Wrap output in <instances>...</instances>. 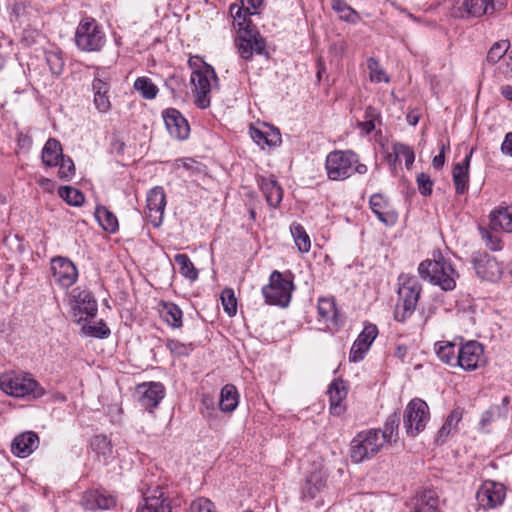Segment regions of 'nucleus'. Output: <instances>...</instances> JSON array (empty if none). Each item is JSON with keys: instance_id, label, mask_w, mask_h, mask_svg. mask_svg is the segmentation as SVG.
Instances as JSON below:
<instances>
[{"instance_id": "obj_1", "label": "nucleus", "mask_w": 512, "mask_h": 512, "mask_svg": "<svg viewBox=\"0 0 512 512\" xmlns=\"http://www.w3.org/2000/svg\"><path fill=\"white\" fill-rule=\"evenodd\" d=\"M229 10L234 19V25L239 28L235 42L241 58L250 60L253 54L261 55L266 42L252 24L250 16L254 13L238 4H232Z\"/></svg>"}, {"instance_id": "obj_2", "label": "nucleus", "mask_w": 512, "mask_h": 512, "mask_svg": "<svg viewBox=\"0 0 512 512\" xmlns=\"http://www.w3.org/2000/svg\"><path fill=\"white\" fill-rule=\"evenodd\" d=\"M418 274L424 281L445 292L453 291L459 278L451 259L439 250L433 252L432 259H426L418 265Z\"/></svg>"}, {"instance_id": "obj_3", "label": "nucleus", "mask_w": 512, "mask_h": 512, "mask_svg": "<svg viewBox=\"0 0 512 512\" xmlns=\"http://www.w3.org/2000/svg\"><path fill=\"white\" fill-rule=\"evenodd\" d=\"M328 179L343 181L355 174L364 175L368 172L366 164L361 163L359 155L353 150H333L325 160Z\"/></svg>"}, {"instance_id": "obj_4", "label": "nucleus", "mask_w": 512, "mask_h": 512, "mask_svg": "<svg viewBox=\"0 0 512 512\" xmlns=\"http://www.w3.org/2000/svg\"><path fill=\"white\" fill-rule=\"evenodd\" d=\"M398 283V303L394 311V318L398 322H404L416 309L422 285L416 276L404 273L399 275Z\"/></svg>"}, {"instance_id": "obj_5", "label": "nucleus", "mask_w": 512, "mask_h": 512, "mask_svg": "<svg viewBox=\"0 0 512 512\" xmlns=\"http://www.w3.org/2000/svg\"><path fill=\"white\" fill-rule=\"evenodd\" d=\"M387 449L380 439V429H367L357 433L351 440L349 454L353 463L371 460L382 450Z\"/></svg>"}, {"instance_id": "obj_6", "label": "nucleus", "mask_w": 512, "mask_h": 512, "mask_svg": "<svg viewBox=\"0 0 512 512\" xmlns=\"http://www.w3.org/2000/svg\"><path fill=\"white\" fill-rule=\"evenodd\" d=\"M192 92L195 105L200 109L210 106V92L213 86L218 85V78L213 66H197L191 74Z\"/></svg>"}, {"instance_id": "obj_7", "label": "nucleus", "mask_w": 512, "mask_h": 512, "mask_svg": "<svg viewBox=\"0 0 512 512\" xmlns=\"http://www.w3.org/2000/svg\"><path fill=\"white\" fill-rule=\"evenodd\" d=\"M0 387L6 394L13 397L39 398L44 395V389L27 375L4 374L0 377Z\"/></svg>"}, {"instance_id": "obj_8", "label": "nucleus", "mask_w": 512, "mask_h": 512, "mask_svg": "<svg viewBox=\"0 0 512 512\" xmlns=\"http://www.w3.org/2000/svg\"><path fill=\"white\" fill-rule=\"evenodd\" d=\"M76 45L87 52L99 51L105 44V34L97 21L86 17L82 19L75 33Z\"/></svg>"}, {"instance_id": "obj_9", "label": "nucleus", "mask_w": 512, "mask_h": 512, "mask_svg": "<svg viewBox=\"0 0 512 512\" xmlns=\"http://www.w3.org/2000/svg\"><path fill=\"white\" fill-rule=\"evenodd\" d=\"M292 289V281L275 270L270 275L269 284L262 288V293L269 304L286 307L291 300Z\"/></svg>"}, {"instance_id": "obj_10", "label": "nucleus", "mask_w": 512, "mask_h": 512, "mask_svg": "<svg viewBox=\"0 0 512 512\" xmlns=\"http://www.w3.org/2000/svg\"><path fill=\"white\" fill-rule=\"evenodd\" d=\"M430 417L427 403L419 398L412 399L405 408L403 422L406 433L416 436L424 430Z\"/></svg>"}, {"instance_id": "obj_11", "label": "nucleus", "mask_w": 512, "mask_h": 512, "mask_svg": "<svg viewBox=\"0 0 512 512\" xmlns=\"http://www.w3.org/2000/svg\"><path fill=\"white\" fill-rule=\"evenodd\" d=\"M486 363L484 347L475 340L462 344L457 351V367L465 371L476 370Z\"/></svg>"}, {"instance_id": "obj_12", "label": "nucleus", "mask_w": 512, "mask_h": 512, "mask_svg": "<svg viewBox=\"0 0 512 512\" xmlns=\"http://www.w3.org/2000/svg\"><path fill=\"white\" fill-rule=\"evenodd\" d=\"M69 303L74 316H79V322L86 320L88 317H94L97 313V301L86 288L76 287L72 289L69 295Z\"/></svg>"}, {"instance_id": "obj_13", "label": "nucleus", "mask_w": 512, "mask_h": 512, "mask_svg": "<svg viewBox=\"0 0 512 512\" xmlns=\"http://www.w3.org/2000/svg\"><path fill=\"white\" fill-rule=\"evenodd\" d=\"M51 272L54 282L62 289H69L78 280V269L68 258L57 256L51 259Z\"/></svg>"}, {"instance_id": "obj_14", "label": "nucleus", "mask_w": 512, "mask_h": 512, "mask_svg": "<svg viewBox=\"0 0 512 512\" xmlns=\"http://www.w3.org/2000/svg\"><path fill=\"white\" fill-rule=\"evenodd\" d=\"M144 486H146L145 483L140 487L144 503L138 507L137 512H173L161 486L147 488Z\"/></svg>"}, {"instance_id": "obj_15", "label": "nucleus", "mask_w": 512, "mask_h": 512, "mask_svg": "<svg viewBox=\"0 0 512 512\" xmlns=\"http://www.w3.org/2000/svg\"><path fill=\"white\" fill-rule=\"evenodd\" d=\"M472 264L477 276L484 280L495 281L502 272L497 260L486 252L473 253Z\"/></svg>"}, {"instance_id": "obj_16", "label": "nucleus", "mask_w": 512, "mask_h": 512, "mask_svg": "<svg viewBox=\"0 0 512 512\" xmlns=\"http://www.w3.org/2000/svg\"><path fill=\"white\" fill-rule=\"evenodd\" d=\"M147 216L154 227H159L163 222L166 207V195L163 187L155 186L150 189L146 197Z\"/></svg>"}, {"instance_id": "obj_17", "label": "nucleus", "mask_w": 512, "mask_h": 512, "mask_svg": "<svg viewBox=\"0 0 512 512\" xmlns=\"http://www.w3.org/2000/svg\"><path fill=\"white\" fill-rule=\"evenodd\" d=\"M378 335L377 326L374 324H367L360 332L356 340L354 341L350 352V362H360L364 359L366 353L369 351L372 343Z\"/></svg>"}, {"instance_id": "obj_18", "label": "nucleus", "mask_w": 512, "mask_h": 512, "mask_svg": "<svg viewBox=\"0 0 512 512\" xmlns=\"http://www.w3.org/2000/svg\"><path fill=\"white\" fill-rule=\"evenodd\" d=\"M479 505L485 509L500 506L505 499V488L502 484L486 482L476 494Z\"/></svg>"}, {"instance_id": "obj_19", "label": "nucleus", "mask_w": 512, "mask_h": 512, "mask_svg": "<svg viewBox=\"0 0 512 512\" xmlns=\"http://www.w3.org/2000/svg\"><path fill=\"white\" fill-rule=\"evenodd\" d=\"M137 391L140 394L139 403L141 407L152 412L165 396L164 385L160 382H148L138 385Z\"/></svg>"}, {"instance_id": "obj_20", "label": "nucleus", "mask_w": 512, "mask_h": 512, "mask_svg": "<svg viewBox=\"0 0 512 512\" xmlns=\"http://www.w3.org/2000/svg\"><path fill=\"white\" fill-rule=\"evenodd\" d=\"M163 119L169 134L177 140H185L190 133V126L183 115L175 108L163 111Z\"/></svg>"}, {"instance_id": "obj_21", "label": "nucleus", "mask_w": 512, "mask_h": 512, "mask_svg": "<svg viewBox=\"0 0 512 512\" xmlns=\"http://www.w3.org/2000/svg\"><path fill=\"white\" fill-rule=\"evenodd\" d=\"M249 134L252 140L262 149L266 147L269 149L275 148L282 142L280 131L271 125H264L262 128L250 126Z\"/></svg>"}, {"instance_id": "obj_22", "label": "nucleus", "mask_w": 512, "mask_h": 512, "mask_svg": "<svg viewBox=\"0 0 512 512\" xmlns=\"http://www.w3.org/2000/svg\"><path fill=\"white\" fill-rule=\"evenodd\" d=\"M326 472L320 468L315 467L306 478L302 487V499L312 500L315 499L326 487Z\"/></svg>"}, {"instance_id": "obj_23", "label": "nucleus", "mask_w": 512, "mask_h": 512, "mask_svg": "<svg viewBox=\"0 0 512 512\" xmlns=\"http://www.w3.org/2000/svg\"><path fill=\"white\" fill-rule=\"evenodd\" d=\"M370 208L386 226H393L398 219V214L390 208L389 202L381 194H373L370 197Z\"/></svg>"}, {"instance_id": "obj_24", "label": "nucleus", "mask_w": 512, "mask_h": 512, "mask_svg": "<svg viewBox=\"0 0 512 512\" xmlns=\"http://www.w3.org/2000/svg\"><path fill=\"white\" fill-rule=\"evenodd\" d=\"M38 445L39 437L35 432H24L14 438L11 451L19 458H26L37 449Z\"/></svg>"}, {"instance_id": "obj_25", "label": "nucleus", "mask_w": 512, "mask_h": 512, "mask_svg": "<svg viewBox=\"0 0 512 512\" xmlns=\"http://www.w3.org/2000/svg\"><path fill=\"white\" fill-rule=\"evenodd\" d=\"M317 310L319 321H322L327 329L334 330L339 327V313L333 298H320Z\"/></svg>"}, {"instance_id": "obj_26", "label": "nucleus", "mask_w": 512, "mask_h": 512, "mask_svg": "<svg viewBox=\"0 0 512 512\" xmlns=\"http://www.w3.org/2000/svg\"><path fill=\"white\" fill-rule=\"evenodd\" d=\"M81 505L86 510H105L115 505L113 497L104 494L98 490L86 491L81 500Z\"/></svg>"}, {"instance_id": "obj_27", "label": "nucleus", "mask_w": 512, "mask_h": 512, "mask_svg": "<svg viewBox=\"0 0 512 512\" xmlns=\"http://www.w3.org/2000/svg\"><path fill=\"white\" fill-rule=\"evenodd\" d=\"M328 395L331 414L340 416L345 411V406L342 402L347 396V389L344 381L341 379L332 381L328 388Z\"/></svg>"}, {"instance_id": "obj_28", "label": "nucleus", "mask_w": 512, "mask_h": 512, "mask_svg": "<svg viewBox=\"0 0 512 512\" xmlns=\"http://www.w3.org/2000/svg\"><path fill=\"white\" fill-rule=\"evenodd\" d=\"M471 153L463 161L456 163L452 170L453 183L457 194L462 195L469 187V164Z\"/></svg>"}, {"instance_id": "obj_29", "label": "nucleus", "mask_w": 512, "mask_h": 512, "mask_svg": "<svg viewBox=\"0 0 512 512\" xmlns=\"http://www.w3.org/2000/svg\"><path fill=\"white\" fill-rule=\"evenodd\" d=\"M496 2L503 5V0H464L462 7L468 15L481 17L485 14L494 13Z\"/></svg>"}, {"instance_id": "obj_30", "label": "nucleus", "mask_w": 512, "mask_h": 512, "mask_svg": "<svg viewBox=\"0 0 512 512\" xmlns=\"http://www.w3.org/2000/svg\"><path fill=\"white\" fill-rule=\"evenodd\" d=\"M260 187L268 205L272 208L278 207L283 198V190L277 180L273 176L268 178L262 177Z\"/></svg>"}, {"instance_id": "obj_31", "label": "nucleus", "mask_w": 512, "mask_h": 512, "mask_svg": "<svg viewBox=\"0 0 512 512\" xmlns=\"http://www.w3.org/2000/svg\"><path fill=\"white\" fill-rule=\"evenodd\" d=\"M489 64H497L502 61L503 64H512V47L509 40H500L495 42L487 53Z\"/></svg>"}, {"instance_id": "obj_32", "label": "nucleus", "mask_w": 512, "mask_h": 512, "mask_svg": "<svg viewBox=\"0 0 512 512\" xmlns=\"http://www.w3.org/2000/svg\"><path fill=\"white\" fill-rule=\"evenodd\" d=\"M399 424L400 414L394 412L387 417L383 429H380V439H383V444L387 448L397 443Z\"/></svg>"}, {"instance_id": "obj_33", "label": "nucleus", "mask_w": 512, "mask_h": 512, "mask_svg": "<svg viewBox=\"0 0 512 512\" xmlns=\"http://www.w3.org/2000/svg\"><path fill=\"white\" fill-rule=\"evenodd\" d=\"M490 228L492 230L512 232V206L492 211L490 214Z\"/></svg>"}, {"instance_id": "obj_34", "label": "nucleus", "mask_w": 512, "mask_h": 512, "mask_svg": "<svg viewBox=\"0 0 512 512\" xmlns=\"http://www.w3.org/2000/svg\"><path fill=\"white\" fill-rule=\"evenodd\" d=\"M60 141L55 138H49L42 149V162L48 167L58 165L59 159L63 156Z\"/></svg>"}, {"instance_id": "obj_35", "label": "nucleus", "mask_w": 512, "mask_h": 512, "mask_svg": "<svg viewBox=\"0 0 512 512\" xmlns=\"http://www.w3.org/2000/svg\"><path fill=\"white\" fill-rule=\"evenodd\" d=\"M463 417V409L460 407L454 408L447 416L443 426L437 434V442L444 443L447 437L457 430V426Z\"/></svg>"}, {"instance_id": "obj_36", "label": "nucleus", "mask_w": 512, "mask_h": 512, "mask_svg": "<svg viewBox=\"0 0 512 512\" xmlns=\"http://www.w3.org/2000/svg\"><path fill=\"white\" fill-rule=\"evenodd\" d=\"M438 503L437 493L433 490H425L416 498L413 512H440Z\"/></svg>"}, {"instance_id": "obj_37", "label": "nucleus", "mask_w": 512, "mask_h": 512, "mask_svg": "<svg viewBox=\"0 0 512 512\" xmlns=\"http://www.w3.org/2000/svg\"><path fill=\"white\" fill-rule=\"evenodd\" d=\"M458 348L452 342L440 341L435 343V352L439 360L452 367H457Z\"/></svg>"}, {"instance_id": "obj_38", "label": "nucleus", "mask_w": 512, "mask_h": 512, "mask_svg": "<svg viewBox=\"0 0 512 512\" xmlns=\"http://www.w3.org/2000/svg\"><path fill=\"white\" fill-rule=\"evenodd\" d=\"M239 395L232 384L225 385L220 392L219 408L223 412H232L238 405Z\"/></svg>"}, {"instance_id": "obj_39", "label": "nucleus", "mask_w": 512, "mask_h": 512, "mask_svg": "<svg viewBox=\"0 0 512 512\" xmlns=\"http://www.w3.org/2000/svg\"><path fill=\"white\" fill-rule=\"evenodd\" d=\"M91 449L98 455L100 460L107 462L113 453L111 441L106 435H96L90 443Z\"/></svg>"}, {"instance_id": "obj_40", "label": "nucleus", "mask_w": 512, "mask_h": 512, "mask_svg": "<svg viewBox=\"0 0 512 512\" xmlns=\"http://www.w3.org/2000/svg\"><path fill=\"white\" fill-rule=\"evenodd\" d=\"M95 216L105 231L115 233L118 230L117 217L105 206H97Z\"/></svg>"}, {"instance_id": "obj_41", "label": "nucleus", "mask_w": 512, "mask_h": 512, "mask_svg": "<svg viewBox=\"0 0 512 512\" xmlns=\"http://www.w3.org/2000/svg\"><path fill=\"white\" fill-rule=\"evenodd\" d=\"M174 261L179 266V273L191 282L198 279V270L190 260L189 256L184 253H179L174 256Z\"/></svg>"}, {"instance_id": "obj_42", "label": "nucleus", "mask_w": 512, "mask_h": 512, "mask_svg": "<svg viewBox=\"0 0 512 512\" xmlns=\"http://www.w3.org/2000/svg\"><path fill=\"white\" fill-rule=\"evenodd\" d=\"M290 231L298 250L301 253L308 252L311 248V241L305 228L301 224L293 222Z\"/></svg>"}, {"instance_id": "obj_43", "label": "nucleus", "mask_w": 512, "mask_h": 512, "mask_svg": "<svg viewBox=\"0 0 512 512\" xmlns=\"http://www.w3.org/2000/svg\"><path fill=\"white\" fill-rule=\"evenodd\" d=\"M331 4L332 9L339 15L341 20L352 24H356L360 20L359 14L344 0H331Z\"/></svg>"}, {"instance_id": "obj_44", "label": "nucleus", "mask_w": 512, "mask_h": 512, "mask_svg": "<svg viewBox=\"0 0 512 512\" xmlns=\"http://www.w3.org/2000/svg\"><path fill=\"white\" fill-rule=\"evenodd\" d=\"M163 308V318L167 322V324L172 328L182 327L183 313L180 307L174 303H164Z\"/></svg>"}, {"instance_id": "obj_45", "label": "nucleus", "mask_w": 512, "mask_h": 512, "mask_svg": "<svg viewBox=\"0 0 512 512\" xmlns=\"http://www.w3.org/2000/svg\"><path fill=\"white\" fill-rule=\"evenodd\" d=\"M59 196L69 205L71 206H82L85 201L84 194L71 186H61L58 189Z\"/></svg>"}, {"instance_id": "obj_46", "label": "nucleus", "mask_w": 512, "mask_h": 512, "mask_svg": "<svg viewBox=\"0 0 512 512\" xmlns=\"http://www.w3.org/2000/svg\"><path fill=\"white\" fill-rule=\"evenodd\" d=\"M134 88L138 91L145 99H154L157 96L158 88L147 77H138L134 82Z\"/></svg>"}, {"instance_id": "obj_47", "label": "nucleus", "mask_w": 512, "mask_h": 512, "mask_svg": "<svg viewBox=\"0 0 512 512\" xmlns=\"http://www.w3.org/2000/svg\"><path fill=\"white\" fill-rule=\"evenodd\" d=\"M499 230H492L490 226L488 228L479 227V232L484 240L486 246L492 251H499L502 249V241L497 235Z\"/></svg>"}, {"instance_id": "obj_48", "label": "nucleus", "mask_w": 512, "mask_h": 512, "mask_svg": "<svg viewBox=\"0 0 512 512\" xmlns=\"http://www.w3.org/2000/svg\"><path fill=\"white\" fill-rule=\"evenodd\" d=\"M221 302L223 305L224 311L228 316L232 317L237 313V299L235 297L234 291L231 288L223 289L221 293Z\"/></svg>"}, {"instance_id": "obj_49", "label": "nucleus", "mask_w": 512, "mask_h": 512, "mask_svg": "<svg viewBox=\"0 0 512 512\" xmlns=\"http://www.w3.org/2000/svg\"><path fill=\"white\" fill-rule=\"evenodd\" d=\"M393 154L395 156L394 161L397 159L403 158L405 161L406 167L409 169L415 160L414 151L407 145L402 143H395L393 145Z\"/></svg>"}, {"instance_id": "obj_50", "label": "nucleus", "mask_w": 512, "mask_h": 512, "mask_svg": "<svg viewBox=\"0 0 512 512\" xmlns=\"http://www.w3.org/2000/svg\"><path fill=\"white\" fill-rule=\"evenodd\" d=\"M58 165H59L58 175H59L60 179L65 180V181L71 180L73 178V176L75 175V165H74V162L72 161V159L69 156L63 155L59 159Z\"/></svg>"}, {"instance_id": "obj_51", "label": "nucleus", "mask_w": 512, "mask_h": 512, "mask_svg": "<svg viewBox=\"0 0 512 512\" xmlns=\"http://www.w3.org/2000/svg\"><path fill=\"white\" fill-rule=\"evenodd\" d=\"M84 334L96 338H106L110 335V329L102 321L99 325H87L82 328Z\"/></svg>"}, {"instance_id": "obj_52", "label": "nucleus", "mask_w": 512, "mask_h": 512, "mask_svg": "<svg viewBox=\"0 0 512 512\" xmlns=\"http://www.w3.org/2000/svg\"><path fill=\"white\" fill-rule=\"evenodd\" d=\"M168 350L176 356H187L192 350V344H184L178 340H168L166 343Z\"/></svg>"}, {"instance_id": "obj_53", "label": "nucleus", "mask_w": 512, "mask_h": 512, "mask_svg": "<svg viewBox=\"0 0 512 512\" xmlns=\"http://www.w3.org/2000/svg\"><path fill=\"white\" fill-rule=\"evenodd\" d=\"M418 190L421 195L429 196L432 193L433 181L430 176L426 173H419L416 177Z\"/></svg>"}, {"instance_id": "obj_54", "label": "nucleus", "mask_w": 512, "mask_h": 512, "mask_svg": "<svg viewBox=\"0 0 512 512\" xmlns=\"http://www.w3.org/2000/svg\"><path fill=\"white\" fill-rule=\"evenodd\" d=\"M500 407L495 405V406H491L488 410H486L482 416H481V421H480V424L481 426L484 428L486 427L487 425H489L490 423H492L493 421H495L497 418L500 417Z\"/></svg>"}, {"instance_id": "obj_55", "label": "nucleus", "mask_w": 512, "mask_h": 512, "mask_svg": "<svg viewBox=\"0 0 512 512\" xmlns=\"http://www.w3.org/2000/svg\"><path fill=\"white\" fill-rule=\"evenodd\" d=\"M370 79L372 82L380 83V82H388L389 77L387 73L381 68V66H370Z\"/></svg>"}, {"instance_id": "obj_56", "label": "nucleus", "mask_w": 512, "mask_h": 512, "mask_svg": "<svg viewBox=\"0 0 512 512\" xmlns=\"http://www.w3.org/2000/svg\"><path fill=\"white\" fill-rule=\"evenodd\" d=\"M94 103L96 108L102 113L110 109V101L106 94H94Z\"/></svg>"}, {"instance_id": "obj_57", "label": "nucleus", "mask_w": 512, "mask_h": 512, "mask_svg": "<svg viewBox=\"0 0 512 512\" xmlns=\"http://www.w3.org/2000/svg\"><path fill=\"white\" fill-rule=\"evenodd\" d=\"M203 408L201 409V413L206 419H214L216 417V409L213 405V402L207 399L202 401Z\"/></svg>"}, {"instance_id": "obj_58", "label": "nucleus", "mask_w": 512, "mask_h": 512, "mask_svg": "<svg viewBox=\"0 0 512 512\" xmlns=\"http://www.w3.org/2000/svg\"><path fill=\"white\" fill-rule=\"evenodd\" d=\"M447 147L445 144L441 143L439 153L433 158L432 165L435 169L439 170L443 167L445 163V151Z\"/></svg>"}, {"instance_id": "obj_59", "label": "nucleus", "mask_w": 512, "mask_h": 512, "mask_svg": "<svg viewBox=\"0 0 512 512\" xmlns=\"http://www.w3.org/2000/svg\"><path fill=\"white\" fill-rule=\"evenodd\" d=\"M501 151L505 155L512 156V132L506 134L501 144Z\"/></svg>"}, {"instance_id": "obj_60", "label": "nucleus", "mask_w": 512, "mask_h": 512, "mask_svg": "<svg viewBox=\"0 0 512 512\" xmlns=\"http://www.w3.org/2000/svg\"><path fill=\"white\" fill-rule=\"evenodd\" d=\"M92 86L95 94H107L109 89L108 84L99 78L94 79Z\"/></svg>"}, {"instance_id": "obj_61", "label": "nucleus", "mask_w": 512, "mask_h": 512, "mask_svg": "<svg viewBox=\"0 0 512 512\" xmlns=\"http://www.w3.org/2000/svg\"><path fill=\"white\" fill-rule=\"evenodd\" d=\"M240 3V6L246 7L250 11V8L254 10L259 8L262 5L263 0H240Z\"/></svg>"}, {"instance_id": "obj_62", "label": "nucleus", "mask_w": 512, "mask_h": 512, "mask_svg": "<svg viewBox=\"0 0 512 512\" xmlns=\"http://www.w3.org/2000/svg\"><path fill=\"white\" fill-rule=\"evenodd\" d=\"M501 94L507 100L512 101V85L502 86Z\"/></svg>"}, {"instance_id": "obj_63", "label": "nucleus", "mask_w": 512, "mask_h": 512, "mask_svg": "<svg viewBox=\"0 0 512 512\" xmlns=\"http://www.w3.org/2000/svg\"><path fill=\"white\" fill-rule=\"evenodd\" d=\"M18 142L21 147H25V146L29 147L32 144L31 138L22 133L18 137Z\"/></svg>"}, {"instance_id": "obj_64", "label": "nucleus", "mask_w": 512, "mask_h": 512, "mask_svg": "<svg viewBox=\"0 0 512 512\" xmlns=\"http://www.w3.org/2000/svg\"><path fill=\"white\" fill-rule=\"evenodd\" d=\"M407 122L412 125V126H416L418 121H419V115L417 113H414L413 111L412 112H409L407 114Z\"/></svg>"}]
</instances>
